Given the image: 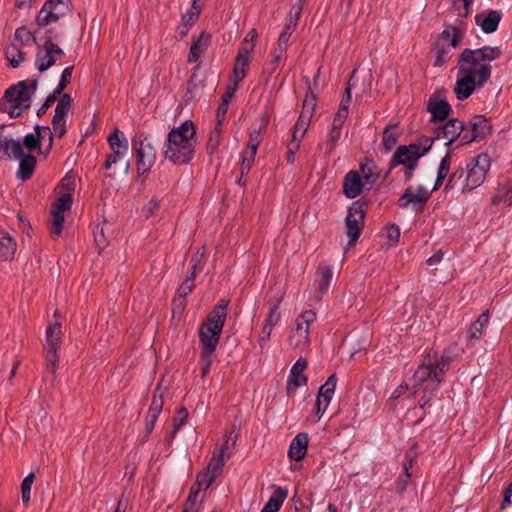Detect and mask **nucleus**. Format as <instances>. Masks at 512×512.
Returning a JSON list of instances; mask_svg holds the SVG:
<instances>
[{
  "label": "nucleus",
  "mask_w": 512,
  "mask_h": 512,
  "mask_svg": "<svg viewBox=\"0 0 512 512\" xmlns=\"http://www.w3.org/2000/svg\"><path fill=\"white\" fill-rule=\"evenodd\" d=\"M499 47L484 46L479 49H465L459 58L454 93L458 100L467 99L478 87L490 78L492 62L500 57Z\"/></svg>",
  "instance_id": "obj_1"
},
{
  "label": "nucleus",
  "mask_w": 512,
  "mask_h": 512,
  "mask_svg": "<svg viewBox=\"0 0 512 512\" xmlns=\"http://www.w3.org/2000/svg\"><path fill=\"white\" fill-rule=\"evenodd\" d=\"M72 98L64 94L55 107L52 129L47 126L36 127L33 133L25 136V147L28 152L37 151L46 157L52 148L53 136L62 137L66 132V121L71 109Z\"/></svg>",
  "instance_id": "obj_2"
},
{
  "label": "nucleus",
  "mask_w": 512,
  "mask_h": 512,
  "mask_svg": "<svg viewBox=\"0 0 512 512\" xmlns=\"http://www.w3.org/2000/svg\"><path fill=\"white\" fill-rule=\"evenodd\" d=\"M450 361L451 357L446 354H443L440 359L429 355L414 372L411 378V393L413 395L423 393V397L419 400L421 407L426 405L430 396L438 389Z\"/></svg>",
  "instance_id": "obj_3"
},
{
  "label": "nucleus",
  "mask_w": 512,
  "mask_h": 512,
  "mask_svg": "<svg viewBox=\"0 0 512 512\" xmlns=\"http://www.w3.org/2000/svg\"><path fill=\"white\" fill-rule=\"evenodd\" d=\"M196 145L195 125L192 121L186 120L168 133L163 154L174 164H186L193 158Z\"/></svg>",
  "instance_id": "obj_4"
},
{
  "label": "nucleus",
  "mask_w": 512,
  "mask_h": 512,
  "mask_svg": "<svg viewBox=\"0 0 512 512\" xmlns=\"http://www.w3.org/2000/svg\"><path fill=\"white\" fill-rule=\"evenodd\" d=\"M228 304L221 301L210 313L199 330L201 351L213 355L219 343L220 335L226 320Z\"/></svg>",
  "instance_id": "obj_5"
},
{
  "label": "nucleus",
  "mask_w": 512,
  "mask_h": 512,
  "mask_svg": "<svg viewBox=\"0 0 512 512\" xmlns=\"http://www.w3.org/2000/svg\"><path fill=\"white\" fill-rule=\"evenodd\" d=\"M75 186L76 177L73 174H67L59 185L62 195L55 201L51 211V231L54 235H59L62 232L65 212L71 209L72 193Z\"/></svg>",
  "instance_id": "obj_6"
},
{
  "label": "nucleus",
  "mask_w": 512,
  "mask_h": 512,
  "mask_svg": "<svg viewBox=\"0 0 512 512\" xmlns=\"http://www.w3.org/2000/svg\"><path fill=\"white\" fill-rule=\"evenodd\" d=\"M378 179V173L372 162L363 163L358 171H350L343 181V193L348 198H355L364 189H369Z\"/></svg>",
  "instance_id": "obj_7"
},
{
  "label": "nucleus",
  "mask_w": 512,
  "mask_h": 512,
  "mask_svg": "<svg viewBox=\"0 0 512 512\" xmlns=\"http://www.w3.org/2000/svg\"><path fill=\"white\" fill-rule=\"evenodd\" d=\"M35 89V82L20 81L6 91L5 110L10 117H18L30 107Z\"/></svg>",
  "instance_id": "obj_8"
},
{
  "label": "nucleus",
  "mask_w": 512,
  "mask_h": 512,
  "mask_svg": "<svg viewBox=\"0 0 512 512\" xmlns=\"http://www.w3.org/2000/svg\"><path fill=\"white\" fill-rule=\"evenodd\" d=\"M28 152L23 143L14 139L3 138L0 135V157L2 154L12 157L19 161V177L27 179L32 174L35 167V158Z\"/></svg>",
  "instance_id": "obj_9"
},
{
  "label": "nucleus",
  "mask_w": 512,
  "mask_h": 512,
  "mask_svg": "<svg viewBox=\"0 0 512 512\" xmlns=\"http://www.w3.org/2000/svg\"><path fill=\"white\" fill-rule=\"evenodd\" d=\"M432 143L433 139L431 137H425L420 139L418 143L400 146L393 155V164L405 165L410 170L414 169L419 158L430 150Z\"/></svg>",
  "instance_id": "obj_10"
},
{
  "label": "nucleus",
  "mask_w": 512,
  "mask_h": 512,
  "mask_svg": "<svg viewBox=\"0 0 512 512\" xmlns=\"http://www.w3.org/2000/svg\"><path fill=\"white\" fill-rule=\"evenodd\" d=\"M132 150L136 155L138 174L148 173L156 161V151L151 141L144 134L136 135L132 139Z\"/></svg>",
  "instance_id": "obj_11"
},
{
  "label": "nucleus",
  "mask_w": 512,
  "mask_h": 512,
  "mask_svg": "<svg viewBox=\"0 0 512 512\" xmlns=\"http://www.w3.org/2000/svg\"><path fill=\"white\" fill-rule=\"evenodd\" d=\"M491 168V158L486 153L475 156L467 164V174L462 190L472 191L482 185Z\"/></svg>",
  "instance_id": "obj_12"
},
{
  "label": "nucleus",
  "mask_w": 512,
  "mask_h": 512,
  "mask_svg": "<svg viewBox=\"0 0 512 512\" xmlns=\"http://www.w3.org/2000/svg\"><path fill=\"white\" fill-rule=\"evenodd\" d=\"M316 320V313L312 310L303 312L295 322V327L290 332L288 342L293 348L302 349L309 342L310 324Z\"/></svg>",
  "instance_id": "obj_13"
},
{
  "label": "nucleus",
  "mask_w": 512,
  "mask_h": 512,
  "mask_svg": "<svg viewBox=\"0 0 512 512\" xmlns=\"http://www.w3.org/2000/svg\"><path fill=\"white\" fill-rule=\"evenodd\" d=\"M70 11V0H48L37 15V26L44 28L57 22Z\"/></svg>",
  "instance_id": "obj_14"
},
{
  "label": "nucleus",
  "mask_w": 512,
  "mask_h": 512,
  "mask_svg": "<svg viewBox=\"0 0 512 512\" xmlns=\"http://www.w3.org/2000/svg\"><path fill=\"white\" fill-rule=\"evenodd\" d=\"M464 132L463 123L458 119H452L443 126L437 127L432 139L444 140L446 146L451 145L456 139H460V145H464L472 141L466 134H463Z\"/></svg>",
  "instance_id": "obj_15"
},
{
  "label": "nucleus",
  "mask_w": 512,
  "mask_h": 512,
  "mask_svg": "<svg viewBox=\"0 0 512 512\" xmlns=\"http://www.w3.org/2000/svg\"><path fill=\"white\" fill-rule=\"evenodd\" d=\"M365 210L364 204L360 201L354 202L348 210L346 216V229L349 238L348 246H353L358 240L361 229L364 224Z\"/></svg>",
  "instance_id": "obj_16"
},
{
  "label": "nucleus",
  "mask_w": 512,
  "mask_h": 512,
  "mask_svg": "<svg viewBox=\"0 0 512 512\" xmlns=\"http://www.w3.org/2000/svg\"><path fill=\"white\" fill-rule=\"evenodd\" d=\"M315 107L316 96L313 92L309 91L304 98L302 111L295 124L292 139L299 142L302 141L312 120Z\"/></svg>",
  "instance_id": "obj_17"
},
{
  "label": "nucleus",
  "mask_w": 512,
  "mask_h": 512,
  "mask_svg": "<svg viewBox=\"0 0 512 512\" xmlns=\"http://www.w3.org/2000/svg\"><path fill=\"white\" fill-rule=\"evenodd\" d=\"M111 153L108 155L105 168L110 169L111 166L123 159L129 148L127 137L118 128H115L107 138Z\"/></svg>",
  "instance_id": "obj_18"
},
{
  "label": "nucleus",
  "mask_w": 512,
  "mask_h": 512,
  "mask_svg": "<svg viewBox=\"0 0 512 512\" xmlns=\"http://www.w3.org/2000/svg\"><path fill=\"white\" fill-rule=\"evenodd\" d=\"M61 339V326L55 323L46 330L45 359L47 369L54 373L58 365L57 349Z\"/></svg>",
  "instance_id": "obj_19"
},
{
  "label": "nucleus",
  "mask_w": 512,
  "mask_h": 512,
  "mask_svg": "<svg viewBox=\"0 0 512 512\" xmlns=\"http://www.w3.org/2000/svg\"><path fill=\"white\" fill-rule=\"evenodd\" d=\"M63 57L64 51L50 39H46L43 47L36 54L35 66L40 72H44Z\"/></svg>",
  "instance_id": "obj_20"
},
{
  "label": "nucleus",
  "mask_w": 512,
  "mask_h": 512,
  "mask_svg": "<svg viewBox=\"0 0 512 512\" xmlns=\"http://www.w3.org/2000/svg\"><path fill=\"white\" fill-rule=\"evenodd\" d=\"M333 280V272L331 267L327 265L319 266L313 284L309 288V297L314 301L321 300L322 296L327 293L328 288Z\"/></svg>",
  "instance_id": "obj_21"
},
{
  "label": "nucleus",
  "mask_w": 512,
  "mask_h": 512,
  "mask_svg": "<svg viewBox=\"0 0 512 512\" xmlns=\"http://www.w3.org/2000/svg\"><path fill=\"white\" fill-rule=\"evenodd\" d=\"M430 193L431 191L422 185L409 186L399 198V206L416 209L429 199Z\"/></svg>",
  "instance_id": "obj_22"
},
{
  "label": "nucleus",
  "mask_w": 512,
  "mask_h": 512,
  "mask_svg": "<svg viewBox=\"0 0 512 512\" xmlns=\"http://www.w3.org/2000/svg\"><path fill=\"white\" fill-rule=\"evenodd\" d=\"M307 366L308 362L303 357L297 359V361L293 364L286 382V390L288 394L294 393L298 387L307 384L308 378L305 375Z\"/></svg>",
  "instance_id": "obj_23"
},
{
  "label": "nucleus",
  "mask_w": 512,
  "mask_h": 512,
  "mask_svg": "<svg viewBox=\"0 0 512 512\" xmlns=\"http://www.w3.org/2000/svg\"><path fill=\"white\" fill-rule=\"evenodd\" d=\"M281 318V312L278 306L270 307L268 314L262 324L259 336L258 343L261 348L266 347L268 342L270 341L272 332L275 326L278 324Z\"/></svg>",
  "instance_id": "obj_24"
},
{
  "label": "nucleus",
  "mask_w": 512,
  "mask_h": 512,
  "mask_svg": "<svg viewBox=\"0 0 512 512\" xmlns=\"http://www.w3.org/2000/svg\"><path fill=\"white\" fill-rule=\"evenodd\" d=\"M252 57L253 53L251 44H246L245 47H241L239 49L232 74V77H235L236 81H242L245 78Z\"/></svg>",
  "instance_id": "obj_25"
},
{
  "label": "nucleus",
  "mask_w": 512,
  "mask_h": 512,
  "mask_svg": "<svg viewBox=\"0 0 512 512\" xmlns=\"http://www.w3.org/2000/svg\"><path fill=\"white\" fill-rule=\"evenodd\" d=\"M501 20V13L497 10H488L475 16L476 24L484 33H492L497 30Z\"/></svg>",
  "instance_id": "obj_26"
},
{
  "label": "nucleus",
  "mask_w": 512,
  "mask_h": 512,
  "mask_svg": "<svg viewBox=\"0 0 512 512\" xmlns=\"http://www.w3.org/2000/svg\"><path fill=\"white\" fill-rule=\"evenodd\" d=\"M464 34L465 29L461 25L450 26L441 33L438 40L440 44L452 50L462 44Z\"/></svg>",
  "instance_id": "obj_27"
},
{
  "label": "nucleus",
  "mask_w": 512,
  "mask_h": 512,
  "mask_svg": "<svg viewBox=\"0 0 512 512\" xmlns=\"http://www.w3.org/2000/svg\"><path fill=\"white\" fill-rule=\"evenodd\" d=\"M210 41L211 35L205 31L201 32L199 36L195 37L192 41L190 52L188 54V62H197L201 55L208 49Z\"/></svg>",
  "instance_id": "obj_28"
},
{
  "label": "nucleus",
  "mask_w": 512,
  "mask_h": 512,
  "mask_svg": "<svg viewBox=\"0 0 512 512\" xmlns=\"http://www.w3.org/2000/svg\"><path fill=\"white\" fill-rule=\"evenodd\" d=\"M308 442L309 438L307 434H297L290 444L288 451L289 458L295 461H301L307 453Z\"/></svg>",
  "instance_id": "obj_29"
},
{
  "label": "nucleus",
  "mask_w": 512,
  "mask_h": 512,
  "mask_svg": "<svg viewBox=\"0 0 512 512\" xmlns=\"http://www.w3.org/2000/svg\"><path fill=\"white\" fill-rule=\"evenodd\" d=\"M429 112L434 120H443L448 116L450 106L448 102L438 95L430 98L428 103Z\"/></svg>",
  "instance_id": "obj_30"
},
{
  "label": "nucleus",
  "mask_w": 512,
  "mask_h": 512,
  "mask_svg": "<svg viewBox=\"0 0 512 512\" xmlns=\"http://www.w3.org/2000/svg\"><path fill=\"white\" fill-rule=\"evenodd\" d=\"M287 496L286 487H277L260 512H278Z\"/></svg>",
  "instance_id": "obj_31"
},
{
  "label": "nucleus",
  "mask_w": 512,
  "mask_h": 512,
  "mask_svg": "<svg viewBox=\"0 0 512 512\" xmlns=\"http://www.w3.org/2000/svg\"><path fill=\"white\" fill-rule=\"evenodd\" d=\"M16 242L12 236L5 231H0V258L2 260H10L16 252Z\"/></svg>",
  "instance_id": "obj_32"
},
{
  "label": "nucleus",
  "mask_w": 512,
  "mask_h": 512,
  "mask_svg": "<svg viewBox=\"0 0 512 512\" xmlns=\"http://www.w3.org/2000/svg\"><path fill=\"white\" fill-rule=\"evenodd\" d=\"M489 313L487 311L483 312L475 322H473L468 330L467 339L469 342L477 341L481 338L484 329L489 324Z\"/></svg>",
  "instance_id": "obj_33"
},
{
  "label": "nucleus",
  "mask_w": 512,
  "mask_h": 512,
  "mask_svg": "<svg viewBox=\"0 0 512 512\" xmlns=\"http://www.w3.org/2000/svg\"><path fill=\"white\" fill-rule=\"evenodd\" d=\"M42 30L43 28L38 26L37 30L32 33L26 27H20L15 32V38L21 43H26L30 40H33L35 43H39L43 39Z\"/></svg>",
  "instance_id": "obj_34"
},
{
  "label": "nucleus",
  "mask_w": 512,
  "mask_h": 512,
  "mask_svg": "<svg viewBox=\"0 0 512 512\" xmlns=\"http://www.w3.org/2000/svg\"><path fill=\"white\" fill-rule=\"evenodd\" d=\"M336 383V377L334 375H331L326 380V382L320 387L317 398L324 402H327L330 405V402L335 393Z\"/></svg>",
  "instance_id": "obj_35"
},
{
  "label": "nucleus",
  "mask_w": 512,
  "mask_h": 512,
  "mask_svg": "<svg viewBox=\"0 0 512 512\" xmlns=\"http://www.w3.org/2000/svg\"><path fill=\"white\" fill-rule=\"evenodd\" d=\"M471 128L473 136L469 137V139H472V141L486 136L490 131L489 122L482 116H477L473 119L471 122Z\"/></svg>",
  "instance_id": "obj_36"
},
{
  "label": "nucleus",
  "mask_w": 512,
  "mask_h": 512,
  "mask_svg": "<svg viewBox=\"0 0 512 512\" xmlns=\"http://www.w3.org/2000/svg\"><path fill=\"white\" fill-rule=\"evenodd\" d=\"M346 97L342 99L340 105H339V108H338V111L334 117V120H333V123H336L337 125H342L344 124L347 116H348V108H349V104L351 102V88L350 86L347 87L346 89Z\"/></svg>",
  "instance_id": "obj_37"
},
{
  "label": "nucleus",
  "mask_w": 512,
  "mask_h": 512,
  "mask_svg": "<svg viewBox=\"0 0 512 512\" xmlns=\"http://www.w3.org/2000/svg\"><path fill=\"white\" fill-rule=\"evenodd\" d=\"M295 29V20H288L285 27L283 28V31L281 32L278 41H277V47L276 52L283 53L288 45L289 38L291 34L293 33Z\"/></svg>",
  "instance_id": "obj_38"
},
{
  "label": "nucleus",
  "mask_w": 512,
  "mask_h": 512,
  "mask_svg": "<svg viewBox=\"0 0 512 512\" xmlns=\"http://www.w3.org/2000/svg\"><path fill=\"white\" fill-rule=\"evenodd\" d=\"M450 162H451L450 152H447L446 155L440 161L438 171H437V178H436L433 190H436L448 176V173L450 170Z\"/></svg>",
  "instance_id": "obj_39"
},
{
  "label": "nucleus",
  "mask_w": 512,
  "mask_h": 512,
  "mask_svg": "<svg viewBox=\"0 0 512 512\" xmlns=\"http://www.w3.org/2000/svg\"><path fill=\"white\" fill-rule=\"evenodd\" d=\"M9 64L16 68L24 61V53L14 44L9 45L5 51Z\"/></svg>",
  "instance_id": "obj_40"
},
{
  "label": "nucleus",
  "mask_w": 512,
  "mask_h": 512,
  "mask_svg": "<svg viewBox=\"0 0 512 512\" xmlns=\"http://www.w3.org/2000/svg\"><path fill=\"white\" fill-rule=\"evenodd\" d=\"M495 205L500 203L512 204V184L501 187L497 194L492 198Z\"/></svg>",
  "instance_id": "obj_41"
},
{
  "label": "nucleus",
  "mask_w": 512,
  "mask_h": 512,
  "mask_svg": "<svg viewBox=\"0 0 512 512\" xmlns=\"http://www.w3.org/2000/svg\"><path fill=\"white\" fill-rule=\"evenodd\" d=\"M226 460L227 458L223 457L221 453L213 452L207 469L211 471L214 475L218 476L221 473Z\"/></svg>",
  "instance_id": "obj_42"
},
{
  "label": "nucleus",
  "mask_w": 512,
  "mask_h": 512,
  "mask_svg": "<svg viewBox=\"0 0 512 512\" xmlns=\"http://www.w3.org/2000/svg\"><path fill=\"white\" fill-rule=\"evenodd\" d=\"M398 141L396 127H387L383 133L382 143L387 150H391Z\"/></svg>",
  "instance_id": "obj_43"
},
{
  "label": "nucleus",
  "mask_w": 512,
  "mask_h": 512,
  "mask_svg": "<svg viewBox=\"0 0 512 512\" xmlns=\"http://www.w3.org/2000/svg\"><path fill=\"white\" fill-rule=\"evenodd\" d=\"M383 237H385L390 246L395 245L400 238V229L398 226L391 224L387 225L383 230Z\"/></svg>",
  "instance_id": "obj_44"
},
{
  "label": "nucleus",
  "mask_w": 512,
  "mask_h": 512,
  "mask_svg": "<svg viewBox=\"0 0 512 512\" xmlns=\"http://www.w3.org/2000/svg\"><path fill=\"white\" fill-rule=\"evenodd\" d=\"M257 150L247 149L242 155L240 172L242 175L247 174L253 165Z\"/></svg>",
  "instance_id": "obj_45"
},
{
  "label": "nucleus",
  "mask_w": 512,
  "mask_h": 512,
  "mask_svg": "<svg viewBox=\"0 0 512 512\" xmlns=\"http://www.w3.org/2000/svg\"><path fill=\"white\" fill-rule=\"evenodd\" d=\"M473 0H453V8L459 18H465L469 12Z\"/></svg>",
  "instance_id": "obj_46"
},
{
  "label": "nucleus",
  "mask_w": 512,
  "mask_h": 512,
  "mask_svg": "<svg viewBox=\"0 0 512 512\" xmlns=\"http://www.w3.org/2000/svg\"><path fill=\"white\" fill-rule=\"evenodd\" d=\"M434 51L436 54L434 65L441 66L447 60V57L451 52V49H449L447 46H443V44H440L439 40L437 39Z\"/></svg>",
  "instance_id": "obj_47"
},
{
  "label": "nucleus",
  "mask_w": 512,
  "mask_h": 512,
  "mask_svg": "<svg viewBox=\"0 0 512 512\" xmlns=\"http://www.w3.org/2000/svg\"><path fill=\"white\" fill-rule=\"evenodd\" d=\"M234 445L235 440L231 436H225L223 442L216 447L214 452L221 453L223 457L228 459L230 457V453Z\"/></svg>",
  "instance_id": "obj_48"
},
{
  "label": "nucleus",
  "mask_w": 512,
  "mask_h": 512,
  "mask_svg": "<svg viewBox=\"0 0 512 512\" xmlns=\"http://www.w3.org/2000/svg\"><path fill=\"white\" fill-rule=\"evenodd\" d=\"M34 481V475H27L21 484L22 501L27 504L30 501L31 488Z\"/></svg>",
  "instance_id": "obj_49"
},
{
  "label": "nucleus",
  "mask_w": 512,
  "mask_h": 512,
  "mask_svg": "<svg viewBox=\"0 0 512 512\" xmlns=\"http://www.w3.org/2000/svg\"><path fill=\"white\" fill-rule=\"evenodd\" d=\"M216 477L217 475H214L208 469L200 473L197 477V484L199 489L206 490L212 484Z\"/></svg>",
  "instance_id": "obj_50"
},
{
  "label": "nucleus",
  "mask_w": 512,
  "mask_h": 512,
  "mask_svg": "<svg viewBox=\"0 0 512 512\" xmlns=\"http://www.w3.org/2000/svg\"><path fill=\"white\" fill-rule=\"evenodd\" d=\"M342 125H337L336 123L332 124L330 131L328 132V143L327 149L332 151L334 149L335 143L340 137Z\"/></svg>",
  "instance_id": "obj_51"
},
{
  "label": "nucleus",
  "mask_w": 512,
  "mask_h": 512,
  "mask_svg": "<svg viewBox=\"0 0 512 512\" xmlns=\"http://www.w3.org/2000/svg\"><path fill=\"white\" fill-rule=\"evenodd\" d=\"M72 70H73V67H66L62 71L60 81L55 89L56 93H60L66 87V85L70 82V79L72 77Z\"/></svg>",
  "instance_id": "obj_52"
},
{
  "label": "nucleus",
  "mask_w": 512,
  "mask_h": 512,
  "mask_svg": "<svg viewBox=\"0 0 512 512\" xmlns=\"http://www.w3.org/2000/svg\"><path fill=\"white\" fill-rule=\"evenodd\" d=\"M200 12L197 11V7H191L189 11L186 12L181 18L184 25L193 26V24L197 21Z\"/></svg>",
  "instance_id": "obj_53"
},
{
  "label": "nucleus",
  "mask_w": 512,
  "mask_h": 512,
  "mask_svg": "<svg viewBox=\"0 0 512 512\" xmlns=\"http://www.w3.org/2000/svg\"><path fill=\"white\" fill-rule=\"evenodd\" d=\"M229 103H230V101L222 98V103L218 107L217 112H216V119H217L216 124H218V126H223V124L225 122V117H226Z\"/></svg>",
  "instance_id": "obj_54"
},
{
  "label": "nucleus",
  "mask_w": 512,
  "mask_h": 512,
  "mask_svg": "<svg viewBox=\"0 0 512 512\" xmlns=\"http://www.w3.org/2000/svg\"><path fill=\"white\" fill-rule=\"evenodd\" d=\"M222 127L223 126H218V124H216L215 129L213 130L209 137V148L212 151L215 150L220 143Z\"/></svg>",
  "instance_id": "obj_55"
},
{
  "label": "nucleus",
  "mask_w": 512,
  "mask_h": 512,
  "mask_svg": "<svg viewBox=\"0 0 512 512\" xmlns=\"http://www.w3.org/2000/svg\"><path fill=\"white\" fill-rule=\"evenodd\" d=\"M94 239H95L96 245L100 249H103V248H105L107 246L108 240L105 237L104 226L103 225L102 226H97V229L94 232Z\"/></svg>",
  "instance_id": "obj_56"
},
{
  "label": "nucleus",
  "mask_w": 512,
  "mask_h": 512,
  "mask_svg": "<svg viewBox=\"0 0 512 512\" xmlns=\"http://www.w3.org/2000/svg\"><path fill=\"white\" fill-rule=\"evenodd\" d=\"M241 81H236L235 77H231L230 81L227 84L226 91L223 95V99L231 101L234 93L236 92L238 85Z\"/></svg>",
  "instance_id": "obj_57"
},
{
  "label": "nucleus",
  "mask_w": 512,
  "mask_h": 512,
  "mask_svg": "<svg viewBox=\"0 0 512 512\" xmlns=\"http://www.w3.org/2000/svg\"><path fill=\"white\" fill-rule=\"evenodd\" d=\"M260 142H261V130H260V128L254 129L250 133L248 149L257 150Z\"/></svg>",
  "instance_id": "obj_58"
},
{
  "label": "nucleus",
  "mask_w": 512,
  "mask_h": 512,
  "mask_svg": "<svg viewBox=\"0 0 512 512\" xmlns=\"http://www.w3.org/2000/svg\"><path fill=\"white\" fill-rule=\"evenodd\" d=\"M300 143L297 140L291 139L288 144L287 161L291 164L295 161V155L300 148Z\"/></svg>",
  "instance_id": "obj_59"
},
{
  "label": "nucleus",
  "mask_w": 512,
  "mask_h": 512,
  "mask_svg": "<svg viewBox=\"0 0 512 512\" xmlns=\"http://www.w3.org/2000/svg\"><path fill=\"white\" fill-rule=\"evenodd\" d=\"M188 412L186 409H180L174 418V432L186 423Z\"/></svg>",
  "instance_id": "obj_60"
},
{
  "label": "nucleus",
  "mask_w": 512,
  "mask_h": 512,
  "mask_svg": "<svg viewBox=\"0 0 512 512\" xmlns=\"http://www.w3.org/2000/svg\"><path fill=\"white\" fill-rule=\"evenodd\" d=\"M212 356L201 351L202 376H206L212 364Z\"/></svg>",
  "instance_id": "obj_61"
},
{
  "label": "nucleus",
  "mask_w": 512,
  "mask_h": 512,
  "mask_svg": "<svg viewBox=\"0 0 512 512\" xmlns=\"http://www.w3.org/2000/svg\"><path fill=\"white\" fill-rule=\"evenodd\" d=\"M329 404L317 398L316 401V418L313 419L314 422L318 421L326 412Z\"/></svg>",
  "instance_id": "obj_62"
},
{
  "label": "nucleus",
  "mask_w": 512,
  "mask_h": 512,
  "mask_svg": "<svg viewBox=\"0 0 512 512\" xmlns=\"http://www.w3.org/2000/svg\"><path fill=\"white\" fill-rule=\"evenodd\" d=\"M411 391V384L410 385H407V384H400L392 393H391V396H390V399L392 400H396L398 398H400L402 395L405 394L406 391Z\"/></svg>",
  "instance_id": "obj_63"
},
{
  "label": "nucleus",
  "mask_w": 512,
  "mask_h": 512,
  "mask_svg": "<svg viewBox=\"0 0 512 512\" xmlns=\"http://www.w3.org/2000/svg\"><path fill=\"white\" fill-rule=\"evenodd\" d=\"M302 1L298 0V2L292 7L291 14L288 20H295V26L297 25V21L302 11Z\"/></svg>",
  "instance_id": "obj_64"
}]
</instances>
